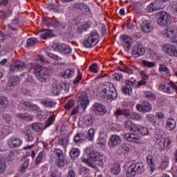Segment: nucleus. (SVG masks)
<instances>
[{
	"instance_id": "56",
	"label": "nucleus",
	"mask_w": 177,
	"mask_h": 177,
	"mask_svg": "<svg viewBox=\"0 0 177 177\" xmlns=\"http://www.w3.org/2000/svg\"><path fill=\"white\" fill-rule=\"evenodd\" d=\"M55 114L52 115L48 118V120L45 122L46 128H48V127H50V125H52V124L55 121Z\"/></svg>"
},
{
	"instance_id": "5",
	"label": "nucleus",
	"mask_w": 177,
	"mask_h": 177,
	"mask_svg": "<svg viewBox=\"0 0 177 177\" xmlns=\"http://www.w3.org/2000/svg\"><path fill=\"white\" fill-rule=\"evenodd\" d=\"M77 107H80L82 110H86V107L89 106V97L88 93L81 91L77 93Z\"/></svg>"
},
{
	"instance_id": "33",
	"label": "nucleus",
	"mask_w": 177,
	"mask_h": 177,
	"mask_svg": "<svg viewBox=\"0 0 177 177\" xmlns=\"http://www.w3.org/2000/svg\"><path fill=\"white\" fill-rule=\"evenodd\" d=\"M59 52H62L65 55H70L72 52L71 47L66 44H60Z\"/></svg>"
},
{
	"instance_id": "30",
	"label": "nucleus",
	"mask_w": 177,
	"mask_h": 177,
	"mask_svg": "<svg viewBox=\"0 0 177 177\" xmlns=\"http://www.w3.org/2000/svg\"><path fill=\"white\" fill-rule=\"evenodd\" d=\"M51 93L53 96H57L60 93V84L57 82H54L51 88Z\"/></svg>"
},
{
	"instance_id": "61",
	"label": "nucleus",
	"mask_w": 177,
	"mask_h": 177,
	"mask_svg": "<svg viewBox=\"0 0 177 177\" xmlns=\"http://www.w3.org/2000/svg\"><path fill=\"white\" fill-rule=\"evenodd\" d=\"M97 145H100V146H105L106 139L104 138V137H103V136H102V135H100L97 140Z\"/></svg>"
},
{
	"instance_id": "45",
	"label": "nucleus",
	"mask_w": 177,
	"mask_h": 177,
	"mask_svg": "<svg viewBox=\"0 0 177 177\" xmlns=\"http://www.w3.org/2000/svg\"><path fill=\"white\" fill-rule=\"evenodd\" d=\"M32 129L35 131V132H40V131L44 128V124L39 122L33 123L32 125Z\"/></svg>"
},
{
	"instance_id": "40",
	"label": "nucleus",
	"mask_w": 177,
	"mask_h": 177,
	"mask_svg": "<svg viewBox=\"0 0 177 177\" xmlns=\"http://www.w3.org/2000/svg\"><path fill=\"white\" fill-rule=\"evenodd\" d=\"M19 109H24V110H30L31 109V102L28 101H22L19 104Z\"/></svg>"
},
{
	"instance_id": "32",
	"label": "nucleus",
	"mask_w": 177,
	"mask_h": 177,
	"mask_svg": "<svg viewBox=\"0 0 177 177\" xmlns=\"http://www.w3.org/2000/svg\"><path fill=\"white\" fill-rule=\"evenodd\" d=\"M124 125L127 129H129V131H135V129H136V126L138 124H136L135 123L132 122L131 120H125L124 122Z\"/></svg>"
},
{
	"instance_id": "35",
	"label": "nucleus",
	"mask_w": 177,
	"mask_h": 177,
	"mask_svg": "<svg viewBox=\"0 0 177 177\" xmlns=\"http://www.w3.org/2000/svg\"><path fill=\"white\" fill-rule=\"evenodd\" d=\"M80 153L81 152L80 151V149L78 148H73L70 151V156H71L72 160H77V158H78V157H80Z\"/></svg>"
},
{
	"instance_id": "34",
	"label": "nucleus",
	"mask_w": 177,
	"mask_h": 177,
	"mask_svg": "<svg viewBox=\"0 0 177 177\" xmlns=\"http://www.w3.org/2000/svg\"><path fill=\"white\" fill-rule=\"evenodd\" d=\"M44 156H45V151H41L38 153L35 161V167H38L39 164H42L44 161Z\"/></svg>"
},
{
	"instance_id": "58",
	"label": "nucleus",
	"mask_w": 177,
	"mask_h": 177,
	"mask_svg": "<svg viewBox=\"0 0 177 177\" xmlns=\"http://www.w3.org/2000/svg\"><path fill=\"white\" fill-rule=\"evenodd\" d=\"M113 80L114 81H118V82L124 80V76L122 75V73H116L113 75Z\"/></svg>"
},
{
	"instance_id": "13",
	"label": "nucleus",
	"mask_w": 177,
	"mask_h": 177,
	"mask_svg": "<svg viewBox=\"0 0 177 177\" xmlns=\"http://www.w3.org/2000/svg\"><path fill=\"white\" fill-rule=\"evenodd\" d=\"M152 107L151 104L147 101L143 102L142 104H138L136 106L138 111H140V113H150Z\"/></svg>"
},
{
	"instance_id": "12",
	"label": "nucleus",
	"mask_w": 177,
	"mask_h": 177,
	"mask_svg": "<svg viewBox=\"0 0 177 177\" xmlns=\"http://www.w3.org/2000/svg\"><path fill=\"white\" fill-rule=\"evenodd\" d=\"M162 50L169 56L177 57V48L174 45L169 44H165L162 46Z\"/></svg>"
},
{
	"instance_id": "55",
	"label": "nucleus",
	"mask_w": 177,
	"mask_h": 177,
	"mask_svg": "<svg viewBox=\"0 0 177 177\" xmlns=\"http://www.w3.org/2000/svg\"><path fill=\"white\" fill-rule=\"evenodd\" d=\"M19 77L13 75L10 77V84H12L13 86L19 85Z\"/></svg>"
},
{
	"instance_id": "16",
	"label": "nucleus",
	"mask_w": 177,
	"mask_h": 177,
	"mask_svg": "<svg viewBox=\"0 0 177 177\" xmlns=\"http://www.w3.org/2000/svg\"><path fill=\"white\" fill-rule=\"evenodd\" d=\"M155 139H156V145L158 149H159V150L162 151V150H164L165 147V143L164 141V138H162V135L157 133L155 135Z\"/></svg>"
},
{
	"instance_id": "23",
	"label": "nucleus",
	"mask_w": 177,
	"mask_h": 177,
	"mask_svg": "<svg viewBox=\"0 0 177 177\" xmlns=\"http://www.w3.org/2000/svg\"><path fill=\"white\" fill-rule=\"evenodd\" d=\"M167 131H169V132H171V131H174L175 128H176V120L174 118H169L167 120L166 122V127H165Z\"/></svg>"
},
{
	"instance_id": "51",
	"label": "nucleus",
	"mask_w": 177,
	"mask_h": 177,
	"mask_svg": "<svg viewBox=\"0 0 177 177\" xmlns=\"http://www.w3.org/2000/svg\"><path fill=\"white\" fill-rule=\"evenodd\" d=\"M96 133V130L95 129H90L88 131L87 139L90 142L93 140V138H95V134Z\"/></svg>"
},
{
	"instance_id": "8",
	"label": "nucleus",
	"mask_w": 177,
	"mask_h": 177,
	"mask_svg": "<svg viewBox=\"0 0 177 177\" xmlns=\"http://www.w3.org/2000/svg\"><path fill=\"white\" fill-rule=\"evenodd\" d=\"M146 52L145 48H143V45L140 43H137L133 47L131 50V55L135 59H138L140 56H143Z\"/></svg>"
},
{
	"instance_id": "1",
	"label": "nucleus",
	"mask_w": 177,
	"mask_h": 177,
	"mask_svg": "<svg viewBox=\"0 0 177 177\" xmlns=\"http://www.w3.org/2000/svg\"><path fill=\"white\" fill-rule=\"evenodd\" d=\"M29 73L35 74L37 80L41 83H45L49 80V70L46 68H44L39 64H34L32 63L28 64Z\"/></svg>"
},
{
	"instance_id": "2",
	"label": "nucleus",
	"mask_w": 177,
	"mask_h": 177,
	"mask_svg": "<svg viewBox=\"0 0 177 177\" xmlns=\"http://www.w3.org/2000/svg\"><path fill=\"white\" fill-rule=\"evenodd\" d=\"M100 96L102 99H105V100H106V103H111L113 100H115L118 94L117 93V90L115 89L114 84L110 82H106L104 84H102Z\"/></svg>"
},
{
	"instance_id": "64",
	"label": "nucleus",
	"mask_w": 177,
	"mask_h": 177,
	"mask_svg": "<svg viewBox=\"0 0 177 177\" xmlns=\"http://www.w3.org/2000/svg\"><path fill=\"white\" fill-rule=\"evenodd\" d=\"M50 177H62V173L57 170L51 171Z\"/></svg>"
},
{
	"instance_id": "47",
	"label": "nucleus",
	"mask_w": 177,
	"mask_h": 177,
	"mask_svg": "<svg viewBox=\"0 0 177 177\" xmlns=\"http://www.w3.org/2000/svg\"><path fill=\"white\" fill-rule=\"evenodd\" d=\"M118 70H119L120 71H122V73H126V74H133V71L132 70V68L124 66V68H121V66H118Z\"/></svg>"
},
{
	"instance_id": "62",
	"label": "nucleus",
	"mask_w": 177,
	"mask_h": 177,
	"mask_svg": "<svg viewBox=\"0 0 177 177\" xmlns=\"http://www.w3.org/2000/svg\"><path fill=\"white\" fill-rule=\"evenodd\" d=\"M66 110H71L74 107V100H71L64 106Z\"/></svg>"
},
{
	"instance_id": "52",
	"label": "nucleus",
	"mask_w": 177,
	"mask_h": 177,
	"mask_svg": "<svg viewBox=\"0 0 177 177\" xmlns=\"http://www.w3.org/2000/svg\"><path fill=\"white\" fill-rule=\"evenodd\" d=\"M168 165H169V159H168V158H165L160 163V169H165Z\"/></svg>"
},
{
	"instance_id": "29",
	"label": "nucleus",
	"mask_w": 177,
	"mask_h": 177,
	"mask_svg": "<svg viewBox=\"0 0 177 177\" xmlns=\"http://www.w3.org/2000/svg\"><path fill=\"white\" fill-rule=\"evenodd\" d=\"M74 74H75V71L74 69L68 68L65 71L61 73V77L64 78H71L74 77Z\"/></svg>"
},
{
	"instance_id": "48",
	"label": "nucleus",
	"mask_w": 177,
	"mask_h": 177,
	"mask_svg": "<svg viewBox=\"0 0 177 177\" xmlns=\"http://www.w3.org/2000/svg\"><path fill=\"white\" fill-rule=\"evenodd\" d=\"M144 96L146 99H150L151 100H156V94L151 91H144Z\"/></svg>"
},
{
	"instance_id": "38",
	"label": "nucleus",
	"mask_w": 177,
	"mask_h": 177,
	"mask_svg": "<svg viewBox=\"0 0 177 177\" xmlns=\"http://www.w3.org/2000/svg\"><path fill=\"white\" fill-rule=\"evenodd\" d=\"M17 155V153L16 152V151H10L9 154L6 157L8 162H12V161H15V160H16Z\"/></svg>"
},
{
	"instance_id": "44",
	"label": "nucleus",
	"mask_w": 177,
	"mask_h": 177,
	"mask_svg": "<svg viewBox=\"0 0 177 177\" xmlns=\"http://www.w3.org/2000/svg\"><path fill=\"white\" fill-rule=\"evenodd\" d=\"M158 71H160V73H165V74H167V75L171 76V73L169 72V68H168V67H167V65L165 64H160L159 66V68Z\"/></svg>"
},
{
	"instance_id": "31",
	"label": "nucleus",
	"mask_w": 177,
	"mask_h": 177,
	"mask_svg": "<svg viewBox=\"0 0 177 177\" xmlns=\"http://www.w3.org/2000/svg\"><path fill=\"white\" fill-rule=\"evenodd\" d=\"M86 136L83 133H77L73 138L74 143H81V142H84Z\"/></svg>"
},
{
	"instance_id": "37",
	"label": "nucleus",
	"mask_w": 177,
	"mask_h": 177,
	"mask_svg": "<svg viewBox=\"0 0 177 177\" xmlns=\"http://www.w3.org/2000/svg\"><path fill=\"white\" fill-rule=\"evenodd\" d=\"M17 118H19L20 120H32L31 115H28L27 113H19L15 115Z\"/></svg>"
},
{
	"instance_id": "18",
	"label": "nucleus",
	"mask_w": 177,
	"mask_h": 177,
	"mask_svg": "<svg viewBox=\"0 0 177 177\" xmlns=\"http://www.w3.org/2000/svg\"><path fill=\"white\" fill-rule=\"evenodd\" d=\"M21 143V140L17 138H11L8 140V145L10 149H16V147H19Z\"/></svg>"
},
{
	"instance_id": "63",
	"label": "nucleus",
	"mask_w": 177,
	"mask_h": 177,
	"mask_svg": "<svg viewBox=\"0 0 177 177\" xmlns=\"http://www.w3.org/2000/svg\"><path fill=\"white\" fill-rule=\"evenodd\" d=\"M89 71L91 73L96 74V73H97V64H93L91 66H90Z\"/></svg>"
},
{
	"instance_id": "3",
	"label": "nucleus",
	"mask_w": 177,
	"mask_h": 177,
	"mask_svg": "<svg viewBox=\"0 0 177 177\" xmlns=\"http://www.w3.org/2000/svg\"><path fill=\"white\" fill-rule=\"evenodd\" d=\"M145 165L143 162H136L131 164L128 168L127 171V177H135L136 174L142 175L145 169Z\"/></svg>"
},
{
	"instance_id": "49",
	"label": "nucleus",
	"mask_w": 177,
	"mask_h": 177,
	"mask_svg": "<svg viewBox=\"0 0 177 177\" xmlns=\"http://www.w3.org/2000/svg\"><path fill=\"white\" fill-rule=\"evenodd\" d=\"M6 169V160L5 158H0V174H3Z\"/></svg>"
},
{
	"instance_id": "14",
	"label": "nucleus",
	"mask_w": 177,
	"mask_h": 177,
	"mask_svg": "<svg viewBox=\"0 0 177 177\" xmlns=\"http://www.w3.org/2000/svg\"><path fill=\"white\" fill-rule=\"evenodd\" d=\"M55 154L57 156L58 160L56 162V165L58 168H62L64 167V161L66 158H64V153L61 149H55L54 151Z\"/></svg>"
},
{
	"instance_id": "10",
	"label": "nucleus",
	"mask_w": 177,
	"mask_h": 177,
	"mask_svg": "<svg viewBox=\"0 0 177 177\" xmlns=\"http://www.w3.org/2000/svg\"><path fill=\"white\" fill-rule=\"evenodd\" d=\"M93 113L95 114V115H104L107 113V110L106 109V106L103 105L102 103L95 102L92 106Z\"/></svg>"
},
{
	"instance_id": "60",
	"label": "nucleus",
	"mask_w": 177,
	"mask_h": 177,
	"mask_svg": "<svg viewBox=\"0 0 177 177\" xmlns=\"http://www.w3.org/2000/svg\"><path fill=\"white\" fill-rule=\"evenodd\" d=\"M60 89H64L65 92H68L70 91V84L67 82L62 83L59 84Z\"/></svg>"
},
{
	"instance_id": "21",
	"label": "nucleus",
	"mask_w": 177,
	"mask_h": 177,
	"mask_svg": "<svg viewBox=\"0 0 177 177\" xmlns=\"http://www.w3.org/2000/svg\"><path fill=\"white\" fill-rule=\"evenodd\" d=\"M136 133L138 135H142V136H147L149 135V129L146 127L138 125L136 127V129L134 130Z\"/></svg>"
},
{
	"instance_id": "54",
	"label": "nucleus",
	"mask_w": 177,
	"mask_h": 177,
	"mask_svg": "<svg viewBox=\"0 0 177 177\" xmlns=\"http://www.w3.org/2000/svg\"><path fill=\"white\" fill-rule=\"evenodd\" d=\"M142 64L143 67L151 68V67H155L156 66V62H149V61H147V60H142Z\"/></svg>"
},
{
	"instance_id": "41",
	"label": "nucleus",
	"mask_w": 177,
	"mask_h": 177,
	"mask_svg": "<svg viewBox=\"0 0 177 177\" xmlns=\"http://www.w3.org/2000/svg\"><path fill=\"white\" fill-rule=\"evenodd\" d=\"M39 41L35 37H31L27 39L26 41V46L27 48H30L32 46V45H37Z\"/></svg>"
},
{
	"instance_id": "25",
	"label": "nucleus",
	"mask_w": 177,
	"mask_h": 177,
	"mask_svg": "<svg viewBox=\"0 0 177 177\" xmlns=\"http://www.w3.org/2000/svg\"><path fill=\"white\" fill-rule=\"evenodd\" d=\"M24 138L26 142L28 143H32L34 139H35V134L31 130H28L26 132H24Z\"/></svg>"
},
{
	"instance_id": "7",
	"label": "nucleus",
	"mask_w": 177,
	"mask_h": 177,
	"mask_svg": "<svg viewBox=\"0 0 177 177\" xmlns=\"http://www.w3.org/2000/svg\"><path fill=\"white\" fill-rule=\"evenodd\" d=\"M166 38L170 39V42H176L177 40V26H170L164 32Z\"/></svg>"
},
{
	"instance_id": "11",
	"label": "nucleus",
	"mask_w": 177,
	"mask_h": 177,
	"mask_svg": "<svg viewBox=\"0 0 177 177\" xmlns=\"http://www.w3.org/2000/svg\"><path fill=\"white\" fill-rule=\"evenodd\" d=\"M89 158L92 161L95 162H98L99 165H103L104 164V156L100 154L99 152L96 151H92L89 153Z\"/></svg>"
},
{
	"instance_id": "59",
	"label": "nucleus",
	"mask_w": 177,
	"mask_h": 177,
	"mask_svg": "<svg viewBox=\"0 0 177 177\" xmlns=\"http://www.w3.org/2000/svg\"><path fill=\"white\" fill-rule=\"evenodd\" d=\"M15 66L19 71V70H22V68H26V63H24L23 61H17L15 63Z\"/></svg>"
},
{
	"instance_id": "46",
	"label": "nucleus",
	"mask_w": 177,
	"mask_h": 177,
	"mask_svg": "<svg viewBox=\"0 0 177 177\" xmlns=\"http://www.w3.org/2000/svg\"><path fill=\"white\" fill-rule=\"evenodd\" d=\"M147 161L148 164L150 165L151 171L153 172L154 169H156V165L154 164V162H153V156L149 155L147 158Z\"/></svg>"
},
{
	"instance_id": "57",
	"label": "nucleus",
	"mask_w": 177,
	"mask_h": 177,
	"mask_svg": "<svg viewBox=\"0 0 177 177\" xmlns=\"http://www.w3.org/2000/svg\"><path fill=\"white\" fill-rule=\"evenodd\" d=\"M82 80V73H81L80 69H77V75L75 80L73 81V84L77 85V84H80V81Z\"/></svg>"
},
{
	"instance_id": "53",
	"label": "nucleus",
	"mask_w": 177,
	"mask_h": 177,
	"mask_svg": "<svg viewBox=\"0 0 177 177\" xmlns=\"http://www.w3.org/2000/svg\"><path fill=\"white\" fill-rule=\"evenodd\" d=\"M170 12L173 13V15H176L177 13V2L174 1L170 3Z\"/></svg>"
},
{
	"instance_id": "17",
	"label": "nucleus",
	"mask_w": 177,
	"mask_h": 177,
	"mask_svg": "<svg viewBox=\"0 0 177 177\" xmlns=\"http://www.w3.org/2000/svg\"><path fill=\"white\" fill-rule=\"evenodd\" d=\"M95 122V116L93 115L87 114L82 119V124L86 127H91Z\"/></svg>"
},
{
	"instance_id": "15",
	"label": "nucleus",
	"mask_w": 177,
	"mask_h": 177,
	"mask_svg": "<svg viewBox=\"0 0 177 177\" xmlns=\"http://www.w3.org/2000/svg\"><path fill=\"white\" fill-rule=\"evenodd\" d=\"M121 143V137L118 135H113L109 138V140L108 142V146L111 149H113L114 147H117L118 145Z\"/></svg>"
},
{
	"instance_id": "22",
	"label": "nucleus",
	"mask_w": 177,
	"mask_h": 177,
	"mask_svg": "<svg viewBox=\"0 0 177 177\" xmlns=\"http://www.w3.org/2000/svg\"><path fill=\"white\" fill-rule=\"evenodd\" d=\"M133 149V146L128 142H124L120 145L119 149L120 150L121 153L125 154L126 153H129L132 151Z\"/></svg>"
},
{
	"instance_id": "6",
	"label": "nucleus",
	"mask_w": 177,
	"mask_h": 177,
	"mask_svg": "<svg viewBox=\"0 0 177 177\" xmlns=\"http://www.w3.org/2000/svg\"><path fill=\"white\" fill-rule=\"evenodd\" d=\"M156 18L158 24L162 27L171 24V15L165 11L158 12Z\"/></svg>"
},
{
	"instance_id": "20",
	"label": "nucleus",
	"mask_w": 177,
	"mask_h": 177,
	"mask_svg": "<svg viewBox=\"0 0 177 177\" xmlns=\"http://www.w3.org/2000/svg\"><path fill=\"white\" fill-rule=\"evenodd\" d=\"M142 30L144 32H151L154 26L150 21H144L141 24Z\"/></svg>"
},
{
	"instance_id": "39",
	"label": "nucleus",
	"mask_w": 177,
	"mask_h": 177,
	"mask_svg": "<svg viewBox=\"0 0 177 177\" xmlns=\"http://www.w3.org/2000/svg\"><path fill=\"white\" fill-rule=\"evenodd\" d=\"M40 37L41 39H46L47 38H51V37H53V31L50 30H46L40 35Z\"/></svg>"
},
{
	"instance_id": "19",
	"label": "nucleus",
	"mask_w": 177,
	"mask_h": 177,
	"mask_svg": "<svg viewBox=\"0 0 177 177\" xmlns=\"http://www.w3.org/2000/svg\"><path fill=\"white\" fill-rule=\"evenodd\" d=\"M41 104L46 109H53L56 106V102L50 98H46L41 100Z\"/></svg>"
},
{
	"instance_id": "42",
	"label": "nucleus",
	"mask_w": 177,
	"mask_h": 177,
	"mask_svg": "<svg viewBox=\"0 0 177 177\" xmlns=\"http://www.w3.org/2000/svg\"><path fill=\"white\" fill-rule=\"evenodd\" d=\"M68 142H70V139L68 137H62L58 140V145L63 146V147H67Z\"/></svg>"
},
{
	"instance_id": "28",
	"label": "nucleus",
	"mask_w": 177,
	"mask_h": 177,
	"mask_svg": "<svg viewBox=\"0 0 177 177\" xmlns=\"http://www.w3.org/2000/svg\"><path fill=\"white\" fill-rule=\"evenodd\" d=\"M8 104H9L8 98L3 96L0 97V113H3V111L6 109Z\"/></svg>"
},
{
	"instance_id": "26",
	"label": "nucleus",
	"mask_w": 177,
	"mask_h": 177,
	"mask_svg": "<svg viewBox=\"0 0 177 177\" xmlns=\"http://www.w3.org/2000/svg\"><path fill=\"white\" fill-rule=\"evenodd\" d=\"M158 0H153L149 5L147 6L146 10L149 12V13H151L153 12H156V10H158L157 6H158Z\"/></svg>"
},
{
	"instance_id": "36",
	"label": "nucleus",
	"mask_w": 177,
	"mask_h": 177,
	"mask_svg": "<svg viewBox=\"0 0 177 177\" xmlns=\"http://www.w3.org/2000/svg\"><path fill=\"white\" fill-rule=\"evenodd\" d=\"M111 172L113 175H118L120 172H121V167H120V164L115 163L111 167Z\"/></svg>"
},
{
	"instance_id": "43",
	"label": "nucleus",
	"mask_w": 177,
	"mask_h": 177,
	"mask_svg": "<svg viewBox=\"0 0 177 177\" xmlns=\"http://www.w3.org/2000/svg\"><path fill=\"white\" fill-rule=\"evenodd\" d=\"M13 12L12 8H9L8 12H5L4 11L0 10V19H6V17H9L12 15Z\"/></svg>"
},
{
	"instance_id": "4",
	"label": "nucleus",
	"mask_w": 177,
	"mask_h": 177,
	"mask_svg": "<svg viewBox=\"0 0 177 177\" xmlns=\"http://www.w3.org/2000/svg\"><path fill=\"white\" fill-rule=\"evenodd\" d=\"M100 41V35L99 32L96 30H93L90 32L89 37L83 41V45L84 48L91 49L93 46H96Z\"/></svg>"
},
{
	"instance_id": "24",
	"label": "nucleus",
	"mask_w": 177,
	"mask_h": 177,
	"mask_svg": "<svg viewBox=\"0 0 177 177\" xmlns=\"http://www.w3.org/2000/svg\"><path fill=\"white\" fill-rule=\"evenodd\" d=\"M114 115L116 118L121 115H124L126 118H129V110L124 109H117L116 111L114 112Z\"/></svg>"
},
{
	"instance_id": "9",
	"label": "nucleus",
	"mask_w": 177,
	"mask_h": 177,
	"mask_svg": "<svg viewBox=\"0 0 177 177\" xmlns=\"http://www.w3.org/2000/svg\"><path fill=\"white\" fill-rule=\"evenodd\" d=\"M124 139H126L127 142H130V143H133L134 145H142V143H143L142 138L135 133H126L124 135Z\"/></svg>"
},
{
	"instance_id": "50",
	"label": "nucleus",
	"mask_w": 177,
	"mask_h": 177,
	"mask_svg": "<svg viewBox=\"0 0 177 177\" xmlns=\"http://www.w3.org/2000/svg\"><path fill=\"white\" fill-rule=\"evenodd\" d=\"M129 118L135 120L136 121H140V120H142V115H140L138 112H133L131 113L129 111Z\"/></svg>"
},
{
	"instance_id": "27",
	"label": "nucleus",
	"mask_w": 177,
	"mask_h": 177,
	"mask_svg": "<svg viewBox=\"0 0 177 177\" xmlns=\"http://www.w3.org/2000/svg\"><path fill=\"white\" fill-rule=\"evenodd\" d=\"M159 89L162 92H165V93H174V89L171 87V85L167 86V84L162 83L159 85Z\"/></svg>"
}]
</instances>
